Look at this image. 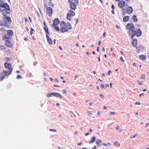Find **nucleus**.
<instances>
[{"instance_id":"f257e3e1","label":"nucleus","mask_w":149,"mask_h":149,"mask_svg":"<svg viewBox=\"0 0 149 149\" xmlns=\"http://www.w3.org/2000/svg\"><path fill=\"white\" fill-rule=\"evenodd\" d=\"M126 28L129 30V34L132 39L136 35L137 37L140 36L142 34V32L140 29H135L134 25L132 23H128L126 26Z\"/></svg>"},{"instance_id":"f03ea898","label":"nucleus","mask_w":149,"mask_h":149,"mask_svg":"<svg viewBox=\"0 0 149 149\" xmlns=\"http://www.w3.org/2000/svg\"><path fill=\"white\" fill-rule=\"evenodd\" d=\"M5 67L6 69H8V71L3 70V72L4 73L5 75L1 76L0 78V80L2 81L5 77V75L7 76L10 75L12 72L13 69L11 65L9 63L6 62L4 64Z\"/></svg>"},{"instance_id":"7ed1b4c3","label":"nucleus","mask_w":149,"mask_h":149,"mask_svg":"<svg viewBox=\"0 0 149 149\" xmlns=\"http://www.w3.org/2000/svg\"><path fill=\"white\" fill-rule=\"evenodd\" d=\"M60 25L61 28L60 29L61 32L64 33L68 31L69 29H72V27L71 24L68 22L66 24L64 21H62L60 23Z\"/></svg>"},{"instance_id":"20e7f679","label":"nucleus","mask_w":149,"mask_h":149,"mask_svg":"<svg viewBox=\"0 0 149 149\" xmlns=\"http://www.w3.org/2000/svg\"><path fill=\"white\" fill-rule=\"evenodd\" d=\"M9 37L7 35H5L2 37V39L3 40H6L5 45L9 48H12L13 47V44L11 41Z\"/></svg>"},{"instance_id":"39448f33","label":"nucleus","mask_w":149,"mask_h":149,"mask_svg":"<svg viewBox=\"0 0 149 149\" xmlns=\"http://www.w3.org/2000/svg\"><path fill=\"white\" fill-rule=\"evenodd\" d=\"M68 1L70 3V8L73 10H75L77 8V5L78 3V0H68Z\"/></svg>"},{"instance_id":"423d86ee","label":"nucleus","mask_w":149,"mask_h":149,"mask_svg":"<svg viewBox=\"0 0 149 149\" xmlns=\"http://www.w3.org/2000/svg\"><path fill=\"white\" fill-rule=\"evenodd\" d=\"M0 6L4 8L7 10H10V8L9 5L7 3H4L3 1L0 0Z\"/></svg>"},{"instance_id":"0eeeda50","label":"nucleus","mask_w":149,"mask_h":149,"mask_svg":"<svg viewBox=\"0 0 149 149\" xmlns=\"http://www.w3.org/2000/svg\"><path fill=\"white\" fill-rule=\"evenodd\" d=\"M8 10L7 9H3L1 10V12L2 13V14L5 16L6 19H10V17H7L6 15L8 14H9V12L8 11Z\"/></svg>"},{"instance_id":"6e6552de","label":"nucleus","mask_w":149,"mask_h":149,"mask_svg":"<svg viewBox=\"0 0 149 149\" xmlns=\"http://www.w3.org/2000/svg\"><path fill=\"white\" fill-rule=\"evenodd\" d=\"M11 22V19H7L6 21L3 20V21H1L0 20V26H6L7 25V22Z\"/></svg>"},{"instance_id":"1a4fd4ad","label":"nucleus","mask_w":149,"mask_h":149,"mask_svg":"<svg viewBox=\"0 0 149 149\" xmlns=\"http://www.w3.org/2000/svg\"><path fill=\"white\" fill-rule=\"evenodd\" d=\"M118 6L120 8L124 7L125 5V2L123 0H121L118 3Z\"/></svg>"},{"instance_id":"9d476101","label":"nucleus","mask_w":149,"mask_h":149,"mask_svg":"<svg viewBox=\"0 0 149 149\" xmlns=\"http://www.w3.org/2000/svg\"><path fill=\"white\" fill-rule=\"evenodd\" d=\"M75 14V13L72 10H70L69 11V13H68L67 15V19H68L70 18L71 17L74 16Z\"/></svg>"},{"instance_id":"9b49d317","label":"nucleus","mask_w":149,"mask_h":149,"mask_svg":"<svg viewBox=\"0 0 149 149\" xmlns=\"http://www.w3.org/2000/svg\"><path fill=\"white\" fill-rule=\"evenodd\" d=\"M46 13L49 16H51L52 13V9L49 7H48L46 9Z\"/></svg>"},{"instance_id":"f8f14e48","label":"nucleus","mask_w":149,"mask_h":149,"mask_svg":"<svg viewBox=\"0 0 149 149\" xmlns=\"http://www.w3.org/2000/svg\"><path fill=\"white\" fill-rule=\"evenodd\" d=\"M8 36L10 38H11V36L13 35V32L12 30H9L7 31Z\"/></svg>"},{"instance_id":"ddd939ff","label":"nucleus","mask_w":149,"mask_h":149,"mask_svg":"<svg viewBox=\"0 0 149 149\" xmlns=\"http://www.w3.org/2000/svg\"><path fill=\"white\" fill-rule=\"evenodd\" d=\"M133 10L131 6H129L127 9V12L128 14H130L133 12Z\"/></svg>"},{"instance_id":"4468645a","label":"nucleus","mask_w":149,"mask_h":149,"mask_svg":"<svg viewBox=\"0 0 149 149\" xmlns=\"http://www.w3.org/2000/svg\"><path fill=\"white\" fill-rule=\"evenodd\" d=\"M59 23V21L58 19H54L52 26H55L58 25Z\"/></svg>"},{"instance_id":"2eb2a0df","label":"nucleus","mask_w":149,"mask_h":149,"mask_svg":"<svg viewBox=\"0 0 149 149\" xmlns=\"http://www.w3.org/2000/svg\"><path fill=\"white\" fill-rule=\"evenodd\" d=\"M137 44V40L136 39H133L132 42V46L135 47L136 46Z\"/></svg>"},{"instance_id":"dca6fc26","label":"nucleus","mask_w":149,"mask_h":149,"mask_svg":"<svg viewBox=\"0 0 149 149\" xmlns=\"http://www.w3.org/2000/svg\"><path fill=\"white\" fill-rule=\"evenodd\" d=\"M52 95L53 96H56V97H59L60 98H62V96L59 93H52Z\"/></svg>"},{"instance_id":"f3484780","label":"nucleus","mask_w":149,"mask_h":149,"mask_svg":"<svg viewBox=\"0 0 149 149\" xmlns=\"http://www.w3.org/2000/svg\"><path fill=\"white\" fill-rule=\"evenodd\" d=\"M46 35V36L47 38V40L48 42L49 43L51 44L52 45L53 44V41L52 39L50 38L49 37V36L48 35Z\"/></svg>"},{"instance_id":"a211bd4d","label":"nucleus","mask_w":149,"mask_h":149,"mask_svg":"<svg viewBox=\"0 0 149 149\" xmlns=\"http://www.w3.org/2000/svg\"><path fill=\"white\" fill-rule=\"evenodd\" d=\"M95 137L93 136L91 138V140L89 142V143H91L95 142Z\"/></svg>"},{"instance_id":"6ab92c4d","label":"nucleus","mask_w":149,"mask_h":149,"mask_svg":"<svg viewBox=\"0 0 149 149\" xmlns=\"http://www.w3.org/2000/svg\"><path fill=\"white\" fill-rule=\"evenodd\" d=\"M139 57L140 59H142L143 60H145L146 58V56L143 55H139Z\"/></svg>"},{"instance_id":"aec40b11","label":"nucleus","mask_w":149,"mask_h":149,"mask_svg":"<svg viewBox=\"0 0 149 149\" xmlns=\"http://www.w3.org/2000/svg\"><path fill=\"white\" fill-rule=\"evenodd\" d=\"M44 29L45 30L46 32L47 33V35H49V33L48 31V28L47 26H45L44 27Z\"/></svg>"},{"instance_id":"412c9836","label":"nucleus","mask_w":149,"mask_h":149,"mask_svg":"<svg viewBox=\"0 0 149 149\" xmlns=\"http://www.w3.org/2000/svg\"><path fill=\"white\" fill-rule=\"evenodd\" d=\"M96 144L98 146H99L100 144L102 143V141L101 140L97 139L96 141Z\"/></svg>"},{"instance_id":"4be33fe9","label":"nucleus","mask_w":149,"mask_h":149,"mask_svg":"<svg viewBox=\"0 0 149 149\" xmlns=\"http://www.w3.org/2000/svg\"><path fill=\"white\" fill-rule=\"evenodd\" d=\"M53 27L55 28L56 31H59V29L58 26H53Z\"/></svg>"},{"instance_id":"5701e85b","label":"nucleus","mask_w":149,"mask_h":149,"mask_svg":"<svg viewBox=\"0 0 149 149\" xmlns=\"http://www.w3.org/2000/svg\"><path fill=\"white\" fill-rule=\"evenodd\" d=\"M0 48L1 50H5L6 48L4 45H1L0 46Z\"/></svg>"},{"instance_id":"b1692460","label":"nucleus","mask_w":149,"mask_h":149,"mask_svg":"<svg viewBox=\"0 0 149 149\" xmlns=\"http://www.w3.org/2000/svg\"><path fill=\"white\" fill-rule=\"evenodd\" d=\"M0 31H2L3 32H5L6 31V30L3 28H0Z\"/></svg>"},{"instance_id":"393cba45","label":"nucleus","mask_w":149,"mask_h":149,"mask_svg":"<svg viewBox=\"0 0 149 149\" xmlns=\"http://www.w3.org/2000/svg\"><path fill=\"white\" fill-rule=\"evenodd\" d=\"M49 5L52 7H53L54 6V5L53 3L52 2L50 1L49 3Z\"/></svg>"},{"instance_id":"a878e982","label":"nucleus","mask_w":149,"mask_h":149,"mask_svg":"<svg viewBox=\"0 0 149 149\" xmlns=\"http://www.w3.org/2000/svg\"><path fill=\"white\" fill-rule=\"evenodd\" d=\"M5 59L6 60V61H9L10 60V58L8 57H5Z\"/></svg>"},{"instance_id":"bb28decb","label":"nucleus","mask_w":149,"mask_h":149,"mask_svg":"<svg viewBox=\"0 0 149 149\" xmlns=\"http://www.w3.org/2000/svg\"><path fill=\"white\" fill-rule=\"evenodd\" d=\"M34 30L32 28H31V29L30 31V34L31 35H32L33 34V31H34Z\"/></svg>"},{"instance_id":"cd10ccee","label":"nucleus","mask_w":149,"mask_h":149,"mask_svg":"<svg viewBox=\"0 0 149 149\" xmlns=\"http://www.w3.org/2000/svg\"><path fill=\"white\" fill-rule=\"evenodd\" d=\"M6 52L9 54H10L11 53V51L9 49H8L6 51Z\"/></svg>"},{"instance_id":"c85d7f7f","label":"nucleus","mask_w":149,"mask_h":149,"mask_svg":"<svg viewBox=\"0 0 149 149\" xmlns=\"http://www.w3.org/2000/svg\"><path fill=\"white\" fill-rule=\"evenodd\" d=\"M52 95V93H48L47 95V97H51V95Z\"/></svg>"},{"instance_id":"c756f323","label":"nucleus","mask_w":149,"mask_h":149,"mask_svg":"<svg viewBox=\"0 0 149 149\" xmlns=\"http://www.w3.org/2000/svg\"><path fill=\"white\" fill-rule=\"evenodd\" d=\"M137 136V134H135L134 136H133L132 137H130L131 139H132L133 138H134L136 137V136Z\"/></svg>"},{"instance_id":"7c9ffc66","label":"nucleus","mask_w":149,"mask_h":149,"mask_svg":"<svg viewBox=\"0 0 149 149\" xmlns=\"http://www.w3.org/2000/svg\"><path fill=\"white\" fill-rule=\"evenodd\" d=\"M141 78L142 79H144L145 78V75H143L141 76Z\"/></svg>"},{"instance_id":"2f4dec72","label":"nucleus","mask_w":149,"mask_h":149,"mask_svg":"<svg viewBox=\"0 0 149 149\" xmlns=\"http://www.w3.org/2000/svg\"><path fill=\"white\" fill-rule=\"evenodd\" d=\"M50 131L51 132H56V130H54L52 129H50Z\"/></svg>"},{"instance_id":"473e14b6","label":"nucleus","mask_w":149,"mask_h":149,"mask_svg":"<svg viewBox=\"0 0 149 149\" xmlns=\"http://www.w3.org/2000/svg\"><path fill=\"white\" fill-rule=\"evenodd\" d=\"M111 8L113 10H114L115 9V6L113 4H112L111 6Z\"/></svg>"},{"instance_id":"72a5a7b5","label":"nucleus","mask_w":149,"mask_h":149,"mask_svg":"<svg viewBox=\"0 0 149 149\" xmlns=\"http://www.w3.org/2000/svg\"><path fill=\"white\" fill-rule=\"evenodd\" d=\"M130 17L129 16H125L124 17L123 19H129Z\"/></svg>"},{"instance_id":"f704fd0d","label":"nucleus","mask_w":149,"mask_h":149,"mask_svg":"<svg viewBox=\"0 0 149 149\" xmlns=\"http://www.w3.org/2000/svg\"><path fill=\"white\" fill-rule=\"evenodd\" d=\"M120 60L121 61H124V60L123 59V58L122 57H121L120 58Z\"/></svg>"},{"instance_id":"c9c22d12","label":"nucleus","mask_w":149,"mask_h":149,"mask_svg":"<svg viewBox=\"0 0 149 149\" xmlns=\"http://www.w3.org/2000/svg\"><path fill=\"white\" fill-rule=\"evenodd\" d=\"M135 104L136 105H139L140 104V103L139 102H136L135 103Z\"/></svg>"},{"instance_id":"e433bc0d","label":"nucleus","mask_w":149,"mask_h":149,"mask_svg":"<svg viewBox=\"0 0 149 149\" xmlns=\"http://www.w3.org/2000/svg\"><path fill=\"white\" fill-rule=\"evenodd\" d=\"M138 84L140 85H142V82L140 81H138Z\"/></svg>"},{"instance_id":"4c0bfd02","label":"nucleus","mask_w":149,"mask_h":149,"mask_svg":"<svg viewBox=\"0 0 149 149\" xmlns=\"http://www.w3.org/2000/svg\"><path fill=\"white\" fill-rule=\"evenodd\" d=\"M21 77V76L20 75H18L17 77V79H19Z\"/></svg>"},{"instance_id":"58836bf2","label":"nucleus","mask_w":149,"mask_h":149,"mask_svg":"<svg viewBox=\"0 0 149 149\" xmlns=\"http://www.w3.org/2000/svg\"><path fill=\"white\" fill-rule=\"evenodd\" d=\"M123 21L124 22H127L129 19H123Z\"/></svg>"},{"instance_id":"ea45409f","label":"nucleus","mask_w":149,"mask_h":149,"mask_svg":"<svg viewBox=\"0 0 149 149\" xmlns=\"http://www.w3.org/2000/svg\"><path fill=\"white\" fill-rule=\"evenodd\" d=\"M100 96L101 97H102V98H104V95H102L101 94H100Z\"/></svg>"},{"instance_id":"a19ab883","label":"nucleus","mask_w":149,"mask_h":149,"mask_svg":"<svg viewBox=\"0 0 149 149\" xmlns=\"http://www.w3.org/2000/svg\"><path fill=\"white\" fill-rule=\"evenodd\" d=\"M101 42V41L100 40H99L98 41V45L100 46V44Z\"/></svg>"},{"instance_id":"79ce46f5","label":"nucleus","mask_w":149,"mask_h":149,"mask_svg":"<svg viewBox=\"0 0 149 149\" xmlns=\"http://www.w3.org/2000/svg\"><path fill=\"white\" fill-rule=\"evenodd\" d=\"M132 19H136V16L135 15H134L133 16V18Z\"/></svg>"},{"instance_id":"37998d69","label":"nucleus","mask_w":149,"mask_h":149,"mask_svg":"<svg viewBox=\"0 0 149 149\" xmlns=\"http://www.w3.org/2000/svg\"><path fill=\"white\" fill-rule=\"evenodd\" d=\"M55 81L56 82H58V79L56 78L55 79Z\"/></svg>"},{"instance_id":"c03bdc74","label":"nucleus","mask_w":149,"mask_h":149,"mask_svg":"<svg viewBox=\"0 0 149 149\" xmlns=\"http://www.w3.org/2000/svg\"><path fill=\"white\" fill-rule=\"evenodd\" d=\"M97 52H99V47H97Z\"/></svg>"},{"instance_id":"a18cd8bd","label":"nucleus","mask_w":149,"mask_h":149,"mask_svg":"<svg viewBox=\"0 0 149 149\" xmlns=\"http://www.w3.org/2000/svg\"><path fill=\"white\" fill-rule=\"evenodd\" d=\"M63 92L64 93H67L66 91L65 90H64V89L63 90Z\"/></svg>"},{"instance_id":"49530a36","label":"nucleus","mask_w":149,"mask_h":149,"mask_svg":"<svg viewBox=\"0 0 149 149\" xmlns=\"http://www.w3.org/2000/svg\"><path fill=\"white\" fill-rule=\"evenodd\" d=\"M117 143H118V142L117 141H115L114 142V145H115V146H116L117 145Z\"/></svg>"},{"instance_id":"de8ad7c7","label":"nucleus","mask_w":149,"mask_h":149,"mask_svg":"<svg viewBox=\"0 0 149 149\" xmlns=\"http://www.w3.org/2000/svg\"><path fill=\"white\" fill-rule=\"evenodd\" d=\"M144 94V93H143L141 94H140L139 95L140 97H141L142 95H143Z\"/></svg>"},{"instance_id":"09e8293b","label":"nucleus","mask_w":149,"mask_h":149,"mask_svg":"<svg viewBox=\"0 0 149 149\" xmlns=\"http://www.w3.org/2000/svg\"><path fill=\"white\" fill-rule=\"evenodd\" d=\"M50 80L51 81H53V79L52 78L50 77L49 78Z\"/></svg>"},{"instance_id":"8fccbe9b","label":"nucleus","mask_w":149,"mask_h":149,"mask_svg":"<svg viewBox=\"0 0 149 149\" xmlns=\"http://www.w3.org/2000/svg\"><path fill=\"white\" fill-rule=\"evenodd\" d=\"M111 71L110 70H109L108 71V74L109 75H110V73H111Z\"/></svg>"},{"instance_id":"3c124183","label":"nucleus","mask_w":149,"mask_h":149,"mask_svg":"<svg viewBox=\"0 0 149 149\" xmlns=\"http://www.w3.org/2000/svg\"><path fill=\"white\" fill-rule=\"evenodd\" d=\"M110 113L111 114H114L115 113V112H111Z\"/></svg>"},{"instance_id":"603ef678","label":"nucleus","mask_w":149,"mask_h":149,"mask_svg":"<svg viewBox=\"0 0 149 149\" xmlns=\"http://www.w3.org/2000/svg\"><path fill=\"white\" fill-rule=\"evenodd\" d=\"M82 144V143H77V145L79 146H80Z\"/></svg>"},{"instance_id":"864d4df0","label":"nucleus","mask_w":149,"mask_h":149,"mask_svg":"<svg viewBox=\"0 0 149 149\" xmlns=\"http://www.w3.org/2000/svg\"><path fill=\"white\" fill-rule=\"evenodd\" d=\"M105 35H106V32H104L103 33V36L104 37L105 36Z\"/></svg>"},{"instance_id":"5fc2aeb1","label":"nucleus","mask_w":149,"mask_h":149,"mask_svg":"<svg viewBox=\"0 0 149 149\" xmlns=\"http://www.w3.org/2000/svg\"><path fill=\"white\" fill-rule=\"evenodd\" d=\"M105 86L106 87H107L109 86V85L108 84H105Z\"/></svg>"},{"instance_id":"6e6d98bb","label":"nucleus","mask_w":149,"mask_h":149,"mask_svg":"<svg viewBox=\"0 0 149 149\" xmlns=\"http://www.w3.org/2000/svg\"><path fill=\"white\" fill-rule=\"evenodd\" d=\"M97 114L98 115H100V111H98L97 112Z\"/></svg>"},{"instance_id":"4d7b16f0","label":"nucleus","mask_w":149,"mask_h":149,"mask_svg":"<svg viewBox=\"0 0 149 149\" xmlns=\"http://www.w3.org/2000/svg\"><path fill=\"white\" fill-rule=\"evenodd\" d=\"M101 86L102 87H103V88H104V85L103 84H101Z\"/></svg>"},{"instance_id":"13d9d810","label":"nucleus","mask_w":149,"mask_h":149,"mask_svg":"<svg viewBox=\"0 0 149 149\" xmlns=\"http://www.w3.org/2000/svg\"><path fill=\"white\" fill-rule=\"evenodd\" d=\"M136 63H134L133 64V65L134 66H136Z\"/></svg>"},{"instance_id":"bf43d9fd","label":"nucleus","mask_w":149,"mask_h":149,"mask_svg":"<svg viewBox=\"0 0 149 149\" xmlns=\"http://www.w3.org/2000/svg\"><path fill=\"white\" fill-rule=\"evenodd\" d=\"M102 50L103 51H104V52L105 51V48L104 47H103L102 48Z\"/></svg>"},{"instance_id":"052dcab7","label":"nucleus","mask_w":149,"mask_h":149,"mask_svg":"<svg viewBox=\"0 0 149 149\" xmlns=\"http://www.w3.org/2000/svg\"><path fill=\"white\" fill-rule=\"evenodd\" d=\"M89 134V133H87L85 134V136H87Z\"/></svg>"},{"instance_id":"680f3d73","label":"nucleus","mask_w":149,"mask_h":149,"mask_svg":"<svg viewBox=\"0 0 149 149\" xmlns=\"http://www.w3.org/2000/svg\"><path fill=\"white\" fill-rule=\"evenodd\" d=\"M112 12L113 14H114V10H112Z\"/></svg>"},{"instance_id":"e2e57ef3","label":"nucleus","mask_w":149,"mask_h":149,"mask_svg":"<svg viewBox=\"0 0 149 149\" xmlns=\"http://www.w3.org/2000/svg\"><path fill=\"white\" fill-rule=\"evenodd\" d=\"M102 145H104V146H107V145L105 143H104L102 144Z\"/></svg>"},{"instance_id":"0e129e2a","label":"nucleus","mask_w":149,"mask_h":149,"mask_svg":"<svg viewBox=\"0 0 149 149\" xmlns=\"http://www.w3.org/2000/svg\"><path fill=\"white\" fill-rule=\"evenodd\" d=\"M26 31H28L29 30L28 28L27 27H26Z\"/></svg>"},{"instance_id":"69168bd1","label":"nucleus","mask_w":149,"mask_h":149,"mask_svg":"<svg viewBox=\"0 0 149 149\" xmlns=\"http://www.w3.org/2000/svg\"><path fill=\"white\" fill-rule=\"evenodd\" d=\"M119 126H118L116 128V129L117 130L118 129H119Z\"/></svg>"},{"instance_id":"338daca9","label":"nucleus","mask_w":149,"mask_h":149,"mask_svg":"<svg viewBox=\"0 0 149 149\" xmlns=\"http://www.w3.org/2000/svg\"><path fill=\"white\" fill-rule=\"evenodd\" d=\"M134 22H136L137 21L138 19H133Z\"/></svg>"},{"instance_id":"774afa93","label":"nucleus","mask_w":149,"mask_h":149,"mask_svg":"<svg viewBox=\"0 0 149 149\" xmlns=\"http://www.w3.org/2000/svg\"><path fill=\"white\" fill-rule=\"evenodd\" d=\"M96 146H94V147L92 148V149H96Z\"/></svg>"}]
</instances>
